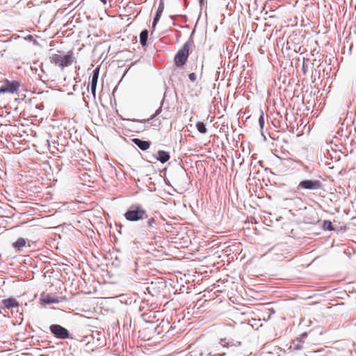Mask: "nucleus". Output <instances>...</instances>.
Masks as SVG:
<instances>
[{"label": "nucleus", "mask_w": 356, "mask_h": 356, "mask_svg": "<svg viewBox=\"0 0 356 356\" xmlns=\"http://www.w3.org/2000/svg\"><path fill=\"white\" fill-rule=\"evenodd\" d=\"M49 59L52 64L59 67L62 70L65 67L72 65L74 62V57L72 51L65 55L62 54L61 51H58L56 54H52Z\"/></svg>", "instance_id": "obj_1"}, {"label": "nucleus", "mask_w": 356, "mask_h": 356, "mask_svg": "<svg viewBox=\"0 0 356 356\" xmlns=\"http://www.w3.org/2000/svg\"><path fill=\"white\" fill-rule=\"evenodd\" d=\"M193 42L192 40L187 41L175 54L174 62L176 67L179 68L184 67L188 58L189 51L193 45Z\"/></svg>", "instance_id": "obj_2"}, {"label": "nucleus", "mask_w": 356, "mask_h": 356, "mask_svg": "<svg viewBox=\"0 0 356 356\" xmlns=\"http://www.w3.org/2000/svg\"><path fill=\"white\" fill-rule=\"evenodd\" d=\"M124 218L129 221H138L147 218V213L141 206H132L124 213Z\"/></svg>", "instance_id": "obj_3"}, {"label": "nucleus", "mask_w": 356, "mask_h": 356, "mask_svg": "<svg viewBox=\"0 0 356 356\" xmlns=\"http://www.w3.org/2000/svg\"><path fill=\"white\" fill-rule=\"evenodd\" d=\"M20 86V83L17 81H10L5 79L2 86L0 87V95L3 93H14L17 92Z\"/></svg>", "instance_id": "obj_4"}, {"label": "nucleus", "mask_w": 356, "mask_h": 356, "mask_svg": "<svg viewBox=\"0 0 356 356\" xmlns=\"http://www.w3.org/2000/svg\"><path fill=\"white\" fill-rule=\"evenodd\" d=\"M323 184L318 179H305L300 181L298 186V188L307 190H318L322 188Z\"/></svg>", "instance_id": "obj_5"}, {"label": "nucleus", "mask_w": 356, "mask_h": 356, "mask_svg": "<svg viewBox=\"0 0 356 356\" xmlns=\"http://www.w3.org/2000/svg\"><path fill=\"white\" fill-rule=\"evenodd\" d=\"M49 330L51 333L58 339H66L70 337L69 331L60 325L53 324L50 325Z\"/></svg>", "instance_id": "obj_6"}, {"label": "nucleus", "mask_w": 356, "mask_h": 356, "mask_svg": "<svg viewBox=\"0 0 356 356\" xmlns=\"http://www.w3.org/2000/svg\"><path fill=\"white\" fill-rule=\"evenodd\" d=\"M99 67H96L92 71V76L91 81L89 82V83L88 85V88L90 86L91 92H92V96L94 98L96 97V88H97V81H98V79H99Z\"/></svg>", "instance_id": "obj_7"}, {"label": "nucleus", "mask_w": 356, "mask_h": 356, "mask_svg": "<svg viewBox=\"0 0 356 356\" xmlns=\"http://www.w3.org/2000/svg\"><path fill=\"white\" fill-rule=\"evenodd\" d=\"M3 308L10 309L19 307V304L18 301L14 298H9L7 299L2 300Z\"/></svg>", "instance_id": "obj_8"}, {"label": "nucleus", "mask_w": 356, "mask_h": 356, "mask_svg": "<svg viewBox=\"0 0 356 356\" xmlns=\"http://www.w3.org/2000/svg\"><path fill=\"white\" fill-rule=\"evenodd\" d=\"M40 301L44 304L58 302V300L49 293H42L40 296Z\"/></svg>", "instance_id": "obj_9"}, {"label": "nucleus", "mask_w": 356, "mask_h": 356, "mask_svg": "<svg viewBox=\"0 0 356 356\" xmlns=\"http://www.w3.org/2000/svg\"><path fill=\"white\" fill-rule=\"evenodd\" d=\"M132 141L142 150H147L150 147V143L149 141L142 140L139 138H134Z\"/></svg>", "instance_id": "obj_10"}, {"label": "nucleus", "mask_w": 356, "mask_h": 356, "mask_svg": "<svg viewBox=\"0 0 356 356\" xmlns=\"http://www.w3.org/2000/svg\"><path fill=\"white\" fill-rule=\"evenodd\" d=\"M156 159L161 163H164L170 159L169 153L163 150H159L158 152V156Z\"/></svg>", "instance_id": "obj_11"}, {"label": "nucleus", "mask_w": 356, "mask_h": 356, "mask_svg": "<svg viewBox=\"0 0 356 356\" xmlns=\"http://www.w3.org/2000/svg\"><path fill=\"white\" fill-rule=\"evenodd\" d=\"M163 9H164V6L163 3H160L158 9H157V11H156V16L154 19V22H153V28L154 29L156 24L158 23V22L159 21L160 18H161V16L163 12Z\"/></svg>", "instance_id": "obj_12"}, {"label": "nucleus", "mask_w": 356, "mask_h": 356, "mask_svg": "<svg viewBox=\"0 0 356 356\" xmlns=\"http://www.w3.org/2000/svg\"><path fill=\"white\" fill-rule=\"evenodd\" d=\"M148 31L147 29L143 30L140 34V43L144 47L147 45Z\"/></svg>", "instance_id": "obj_13"}, {"label": "nucleus", "mask_w": 356, "mask_h": 356, "mask_svg": "<svg viewBox=\"0 0 356 356\" xmlns=\"http://www.w3.org/2000/svg\"><path fill=\"white\" fill-rule=\"evenodd\" d=\"M26 241L23 238H19L13 245L15 248L20 249L26 245Z\"/></svg>", "instance_id": "obj_14"}, {"label": "nucleus", "mask_w": 356, "mask_h": 356, "mask_svg": "<svg viewBox=\"0 0 356 356\" xmlns=\"http://www.w3.org/2000/svg\"><path fill=\"white\" fill-rule=\"evenodd\" d=\"M196 127L198 131L201 134H205L207 131V129L206 128V126L204 122H198L196 124Z\"/></svg>", "instance_id": "obj_15"}, {"label": "nucleus", "mask_w": 356, "mask_h": 356, "mask_svg": "<svg viewBox=\"0 0 356 356\" xmlns=\"http://www.w3.org/2000/svg\"><path fill=\"white\" fill-rule=\"evenodd\" d=\"M323 227L325 230H334L332 222L330 220H324Z\"/></svg>", "instance_id": "obj_16"}, {"label": "nucleus", "mask_w": 356, "mask_h": 356, "mask_svg": "<svg viewBox=\"0 0 356 356\" xmlns=\"http://www.w3.org/2000/svg\"><path fill=\"white\" fill-rule=\"evenodd\" d=\"M147 223V226L149 228H152V227H154V225L156 223V220H154V218H150L148 219Z\"/></svg>", "instance_id": "obj_17"}, {"label": "nucleus", "mask_w": 356, "mask_h": 356, "mask_svg": "<svg viewBox=\"0 0 356 356\" xmlns=\"http://www.w3.org/2000/svg\"><path fill=\"white\" fill-rule=\"evenodd\" d=\"M188 78H189L190 81L192 82H195L197 79L196 74L194 72L190 73L188 74Z\"/></svg>", "instance_id": "obj_18"}, {"label": "nucleus", "mask_w": 356, "mask_h": 356, "mask_svg": "<svg viewBox=\"0 0 356 356\" xmlns=\"http://www.w3.org/2000/svg\"><path fill=\"white\" fill-rule=\"evenodd\" d=\"M160 111H161V108H159V109L156 111L155 114L154 115V116H153L151 119L154 118L156 115H157L160 113Z\"/></svg>", "instance_id": "obj_19"}, {"label": "nucleus", "mask_w": 356, "mask_h": 356, "mask_svg": "<svg viewBox=\"0 0 356 356\" xmlns=\"http://www.w3.org/2000/svg\"><path fill=\"white\" fill-rule=\"evenodd\" d=\"M263 122H264V120H263V117L261 116V117L259 118V123L261 124Z\"/></svg>", "instance_id": "obj_20"}, {"label": "nucleus", "mask_w": 356, "mask_h": 356, "mask_svg": "<svg viewBox=\"0 0 356 356\" xmlns=\"http://www.w3.org/2000/svg\"><path fill=\"white\" fill-rule=\"evenodd\" d=\"M202 69H203V65H202L201 68H200V73H201V74H202Z\"/></svg>", "instance_id": "obj_21"}, {"label": "nucleus", "mask_w": 356, "mask_h": 356, "mask_svg": "<svg viewBox=\"0 0 356 356\" xmlns=\"http://www.w3.org/2000/svg\"><path fill=\"white\" fill-rule=\"evenodd\" d=\"M202 2H203V0H200V3H202Z\"/></svg>", "instance_id": "obj_22"}]
</instances>
